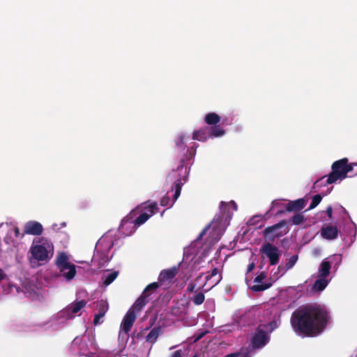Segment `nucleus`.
Instances as JSON below:
<instances>
[{
    "instance_id": "nucleus-1",
    "label": "nucleus",
    "mask_w": 357,
    "mask_h": 357,
    "mask_svg": "<svg viewBox=\"0 0 357 357\" xmlns=\"http://www.w3.org/2000/svg\"><path fill=\"white\" fill-rule=\"evenodd\" d=\"M330 320V313L325 307L317 304H306L291 314L290 323L296 334L311 337L322 333Z\"/></svg>"
},
{
    "instance_id": "nucleus-2",
    "label": "nucleus",
    "mask_w": 357,
    "mask_h": 357,
    "mask_svg": "<svg viewBox=\"0 0 357 357\" xmlns=\"http://www.w3.org/2000/svg\"><path fill=\"white\" fill-rule=\"evenodd\" d=\"M196 149L194 146L190 147L187 149L186 153L185 154V158L181 160V164L178 166L176 171L179 172L178 176L180 178H177L174 183V194L173 195L172 204H171L170 206L173 205L175 201L180 196L181 191L183 183L182 182V179L185 181L188 177L190 167H188V165L191 164L190 162L195 155Z\"/></svg>"
},
{
    "instance_id": "nucleus-3",
    "label": "nucleus",
    "mask_w": 357,
    "mask_h": 357,
    "mask_svg": "<svg viewBox=\"0 0 357 357\" xmlns=\"http://www.w3.org/2000/svg\"><path fill=\"white\" fill-rule=\"evenodd\" d=\"M356 166H357V163H349L347 158L335 161L331 165V172L328 176H325V177H327L326 185L335 183L337 181L344 180L347 177V174L352 172ZM356 174H357V172ZM324 178V176L321 179Z\"/></svg>"
},
{
    "instance_id": "nucleus-4",
    "label": "nucleus",
    "mask_w": 357,
    "mask_h": 357,
    "mask_svg": "<svg viewBox=\"0 0 357 357\" xmlns=\"http://www.w3.org/2000/svg\"><path fill=\"white\" fill-rule=\"evenodd\" d=\"M29 252L35 260L46 263L53 256L54 245L50 240L41 237L37 241H33Z\"/></svg>"
},
{
    "instance_id": "nucleus-5",
    "label": "nucleus",
    "mask_w": 357,
    "mask_h": 357,
    "mask_svg": "<svg viewBox=\"0 0 357 357\" xmlns=\"http://www.w3.org/2000/svg\"><path fill=\"white\" fill-rule=\"evenodd\" d=\"M55 265L61 275L67 280H73L76 275V266L69 261L68 255L65 252L58 253Z\"/></svg>"
},
{
    "instance_id": "nucleus-6",
    "label": "nucleus",
    "mask_w": 357,
    "mask_h": 357,
    "mask_svg": "<svg viewBox=\"0 0 357 357\" xmlns=\"http://www.w3.org/2000/svg\"><path fill=\"white\" fill-rule=\"evenodd\" d=\"M271 337L261 326H258L253 333L249 348L251 351L259 350L264 348L270 341Z\"/></svg>"
},
{
    "instance_id": "nucleus-7",
    "label": "nucleus",
    "mask_w": 357,
    "mask_h": 357,
    "mask_svg": "<svg viewBox=\"0 0 357 357\" xmlns=\"http://www.w3.org/2000/svg\"><path fill=\"white\" fill-rule=\"evenodd\" d=\"M285 220H280L278 223L267 227L264 230V236L273 241L276 238L282 236L288 233L289 229Z\"/></svg>"
},
{
    "instance_id": "nucleus-8",
    "label": "nucleus",
    "mask_w": 357,
    "mask_h": 357,
    "mask_svg": "<svg viewBox=\"0 0 357 357\" xmlns=\"http://www.w3.org/2000/svg\"><path fill=\"white\" fill-rule=\"evenodd\" d=\"M146 209L147 210L148 213H143L140 214L135 220H132V218L129 217L128 215L125 217L123 219L121 225L123 227L125 224L130 222L134 223L135 226L139 227L140 225L145 223L150 217L154 215L158 210V208L157 204L153 203L146 207Z\"/></svg>"
},
{
    "instance_id": "nucleus-9",
    "label": "nucleus",
    "mask_w": 357,
    "mask_h": 357,
    "mask_svg": "<svg viewBox=\"0 0 357 357\" xmlns=\"http://www.w3.org/2000/svg\"><path fill=\"white\" fill-rule=\"evenodd\" d=\"M259 252L266 255L269 259L270 264L273 266L278 264L280 261V253L279 249L270 243H265L261 247Z\"/></svg>"
},
{
    "instance_id": "nucleus-10",
    "label": "nucleus",
    "mask_w": 357,
    "mask_h": 357,
    "mask_svg": "<svg viewBox=\"0 0 357 357\" xmlns=\"http://www.w3.org/2000/svg\"><path fill=\"white\" fill-rule=\"evenodd\" d=\"M190 301L185 298L173 301V305L170 308V314L174 317H182L188 314Z\"/></svg>"
},
{
    "instance_id": "nucleus-11",
    "label": "nucleus",
    "mask_w": 357,
    "mask_h": 357,
    "mask_svg": "<svg viewBox=\"0 0 357 357\" xmlns=\"http://www.w3.org/2000/svg\"><path fill=\"white\" fill-rule=\"evenodd\" d=\"M177 273L178 268L176 266L163 270L159 274L158 282H159L160 286L165 285L166 287L172 283V280L175 278Z\"/></svg>"
},
{
    "instance_id": "nucleus-12",
    "label": "nucleus",
    "mask_w": 357,
    "mask_h": 357,
    "mask_svg": "<svg viewBox=\"0 0 357 357\" xmlns=\"http://www.w3.org/2000/svg\"><path fill=\"white\" fill-rule=\"evenodd\" d=\"M136 319L135 310H129L121 323V331L128 335Z\"/></svg>"
},
{
    "instance_id": "nucleus-13",
    "label": "nucleus",
    "mask_w": 357,
    "mask_h": 357,
    "mask_svg": "<svg viewBox=\"0 0 357 357\" xmlns=\"http://www.w3.org/2000/svg\"><path fill=\"white\" fill-rule=\"evenodd\" d=\"M267 276V273L265 271L261 272L254 280V282L258 283L257 284H254L251 289L254 291H262L268 289L272 285L271 282H265L263 283V280L266 279Z\"/></svg>"
},
{
    "instance_id": "nucleus-14",
    "label": "nucleus",
    "mask_w": 357,
    "mask_h": 357,
    "mask_svg": "<svg viewBox=\"0 0 357 357\" xmlns=\"http://www.w3.org/2000/svg\"><path fill=\"white\" fill-rule=\"evenodd\" d=\"M43 225L36 221H29L24 225V234L38 236L43 233Z\"/></svg>"
},
{
    "instance_id": "nucleus-15",
    "label": "nucleus",
    "mask_w": 357,
    "mask_h": 357,
    "mask_svg": "<svg viewBox=\"0 0 357 357\" xmlns=\"http://www.w3.org/2000/svg\"><path fill=\"white\" fill-rule=\"evenodd\" d=\"M307 204V200L304 198H300L296 200L289 201L285 206V210L287 212L298 213L303 209Z\"/></svg>"
},
{
    "instance_id": "nucleus-16",
    "label": "nucleus",
    "mask_w": 357,
    "mask_h": 357,
    "mask_svg": "<svg viewBox=\"0 0 357 357\" xmlns=\"http://www.w3.org/2000/svg\"><path fill=\"white\" fill-rule=\"evenodd\" d=\"M86 305V301L81 300L69 304L65 309L64 312L69 317H73L74 314L79 312Z\"/></svg>"
},
{
    "instance_id": "nucleus-17",
    "label": "nucleus",
    "mask_w": 357,
    "mask_h": 357,
    "mask_svg": "<svg viewBox=\"0 0 357 357\" xmlns=\"http://www.w3.org/2000/svg\"><path fill=\"white\" fill-rule=\"evenodd\" d=\"M98 313L95 314L93 324L97 325L100 323V319H102L107 311L108 310V303L106 301L100 300L98 302Z\"/></svg>"
},
{
    "instance_id": "nucleus-18",
    "label": "nucleus",
    "mask_w": 357,
    "mask_h": 357,
    "mask_svg": "<svg viewBox=\"0 0 357 357\" xmlns=\"http://www.w3.org/2000/svg\"><path fill=\"white\" fill-rule=\"evenodd\" d=\"M339 230L335 226L328 225L321 229V236L327 240H333L338 236Z\"/></svg>"
},
{
    "instance_id": "nucleus-19",
    "label": "nucleus",
    "mask_w": 357,
    "mask_h": 357,
    "mask_svg": "<svg viewBox=\"0 0 357 357\" xmlns=\"http://www.w3.org/2000/svg\"><path fill=\"white\" fill-rule=\"evenodd\" d=\"M230 205L233 206V208L235 211L237 210V205L234 201H231L229 203L221 202L220 204V213H222V216L225 215V221L229 220L232 216V213L230 212L229 209Z\"/></svg>"
},
{
    "instance_id": "nucleus-20",
    "label": "nucleus",
    "mask_w": 357,
    "mask_h": 357,
    "mask_svg": "<svg viewBox=\"0 0 357 357\" xmlns=\"http://www.w3.org/2000/svg\"><path fill=\"white\" fill-rule=\"evenodd\" d=\"M222 274L219 273L218 268H214L211 271V273L206 276V282H208L209 280L213 279L212 281V287L217 285L222 280Z\"/></svg>"
},
{
    "instance_id": "nucleus-21",
    "label": "nucleus",
    "mask_w": 357,
    "mask_h": 357,
    "mask_svg": "<svg viewBox=\"0 0 357 357\" xmlns=\"http://www.w3.org/2000/svg\"><path fill=\"white\" fill-rule=\"evenodd\" d=\"M331 268V265L330 261L326 259L323 260L318 270L319 278H327L330 274Z\"/></svg>"
},
{
    "instance_id": "nucleus-22",
    "label": "nucleus",
    "mask_w": 357,
    "mask_h": 357,
    "mask_svg": "<svg viewBox=\"0 0 357 357\" xmlns=\"http://www.w3.org/2000/svg\"><path fill=\"white\" fill-rule=\"evenodd\" d=\"M148 302L149 298L142 294L130 310H135L136 314V312H140Z\"/></svg>"
},
{
    "instance_id": "nucleus-23",
    "label": "nucleus",
    "mask_w": 357,
    "mask_h": 357,
    "mask_svg": "<svg viewBox=\"0 0 357 357\" xmlns=\"http://www.w3.org/2000/svg\"><path fill=\"white\" fill-rule=\"evenodd\" d=\"M221 116L214 112L207 114L204 117V121L206 124L210 126H215L220 123Z\"/></svg>"
},
{
    "instance_id": "nucleus-24",
    "label": "nucleus",
    "mask_w": 357,
    "mask_h": 357,
    "mask_svg": "<svg viewBox=\"0 0 357 357\" xmlns=\"http://www.w3.org/2000/svg\"><path fill=\"white\" fill-rule=\"evenodd\" d=\"M225 133V130L220 126L215 125L210 128L208 130V137L211 138L218 137L224 135Z\"/></svg>"
},
{
    "instance_id": "nucleus-25",
    "label": "nucleus",
    "mask_w": 357,
    "mask_h": 357,
    "mask_svg": "<svg viewBox=\"0 0 357 357\" xmlns=\"http://www.w3.org/2000/svg\"><path fill=\"white\" fill-rule=\"evenodd\" d=\"M328 282L329 280L326 278H319L313 284V289L321 291L327 287Z\"/></svg>"
},
{
    "instance_id": "nucleus-26",
    "label": "nucleus",
    "mask_w": 357,
    "mask_h": 357,
    "mask_svg": "<svg viewBox=\"0 0 357 357\" xmlns=\"http://www.w3.org/2000/svg\"><path fill=\"white\" fill-rule=\"evenodd\" d=\"M160 331L161 329L160 327H154L146 335V342H149L152 344H154L160 335Z\"/></svg>"
},
{
    "instance_id": "nucleus-27",
    "label": "nucleus",
    "mask_w": 357,
    "mask_h": 357,
    "mask_svg": "<svg viewBox=\"0 0 357 357\" xmlns=\"http://www.w3.org/2000/svg\"><path fill=\"white\" fill-rule=\"evenodd\" d=\"M208 128H206V129H204V130H199L195 131L193 133V139L195 140L201 141V142L206 141L207 139L209 138L208 132H206V130H208Z\"/></svg>"
},
{
    "instance_id": "nucleus-28",
    "label": "nucleus",
    "mask_w": 357,
    "mask_h": 357,
    "mask_svg": "<svg viewBox=\"0 0 357 357\" xmlns=\"http://www.w3.org/2000/svg\"><path fill=\"white\" fill-rule=\"evenodd\" d=\"M160 287L159 282H154L148 284L144 289L142 294L149 298L155 291Z\"/></svg>"
},
{
    "instance_id": "nucleus-29",
    "label": "nucleus",
    "mask_w": 357,
    "mask_h": 357,
    "mask_svg": "<svg viewBox=\"0 0 357 357\" xmlns=\"http://www.w3.org/2000/svg\"><path fill=\"white\" fill-rule=\"evenodd\" d=\"M191 300L195 305H199L204 302L205 296L202 291L196 292V294L192 297Z\"/></svg>"
},
{
    "instance_id": "nucleus-30",
    "label": "nucleus",
    "mask_w": 357,
    "mask_h": 357,
    "mask_svg": "<svg viewBox=\"0 0 357 357\" xmlns=\"http://www.w3.org/2000/svg\"><path fill=\"white\" fill-rule=\"evenodd\" d=\"M305 220V217L302 213H296L292 216L291 222L294 225H299Z\"/></svg>"
},
{
    "instance_id": "nucleus-31",
    "label": "nucleus",
    "mask_w": 357,
    "mask_h": 357,
    "mask_svg": "<svg viewBox=\"0 0 357 357\" xmlns=\"http://www.w3.org/2000/svg\"><path fill=\"white\" fill-rule=\"evenodd\" d=\"M321 199H322V197L321 196V195L317 194V195H314L312 197L310 205L307 211L312 210V209L314 208L316 206H317L318 204L321 202Z\"/></svg>"
},
{
    "instance_id": "nucleus-32",
    "label": "nucleus",
    "mask_w": 357,
    "mask_h": 357,
    "mask_svg": "<svg viewBox=\"0 0 357 357\" xmlns=\"http://www.w3.org/2000/svg\"><path fill=\"white\" fill-rule=\"evenodd\" d=\"M118 274L119 273L117 271H114V272L109 273L105 277L103 284L105 285L110 284L116 278V277L118 276Z\"/></svg>"
},
{
    "instance_id": "nucleus-33",
    "label": "nucleus",
    "mask_w": 357,
    "mask_h": 357,
    "mask_svg": "<svg viewBox=\"0 0 357 357\" xmlns=\"http://www.w3.org/2000/svg\"><path fill=\"white\" fill-rule=\"evenodd\" d=\"M280 325V323L277 320H273L266 325H264V327L268 331V333L273 332L275 329H276Z\"/></svg>"
},
{
    "instance_id": "nucleus-34",
    "label": "nucleus",
    "mask_w": 357,
    "mask_h": 357,
    "mask_svg": "<svg viewBox=\"0 0 357 357\" xmlns=\"http://www.w3.org/2000/svg\"><path fill=\"white\" fill-rule=\"evenodd\" d=\"M298 260V256L297 255H292L288 262L285 265V269L286 270H289L290 268H291L296 264V262Z\"/></svg>"
},
{
    "instance_id": "nucleus-35",
    "label": "nucleus",
    "mask_w": 357,
    "mask_h": 357,
    "mask_svg": "<svg viewBox=\"0 0 357 357\" xmlns=\"http://www.w3.org/2000/svg\"><path fill=\"white\" fill-rule=\"evenodd\" d=\"M170 202V197L168 195H165L160 200V205L162 206H169Z\"/></svg>"
},
{
    "instance_id": "nucleus-36",
    "label": "nucleus",
    "mask_w": 357,
    "mask_h": 357,
    "mask_svg": "<svg viewBox=\"0 0 357 357\" xmlns=\"http://www.w3.org/2000/svg\"><path fill=\"white\" fill-rule=\"evenodd\" d=\"M211 227V225H208L206 227H205L202 231L200 232V234H199L198 237L197 238L196 241H200L202 237L206 234V231L208 230V229L210 228Z\"/></svg>"
},
{
    "instance_id": "nucleus-37",
    "label": "nucleus",
    "mask_w": 357,
    "mask_h": 357,
    "mask_svg": "<svg viewBox=\"0 0 357 357\" xmlns=\"http://www.w3.org/2000/svg\"><path fill=\"white\" fill-rule=\"evenodd\" d=\"M195 287H196V284L195 283L190 282L188 284L187 291H188L189 292H192V291H194Z\"/></svg>"
},
{
    "instance_id": "nucleus-38",
    "label": "nucleus",
    "mask_w": 357,
    "mask_h": 357,
    "mask_svg": "<svg viewBox=\"0 0 357 357\" xmlns=\"http://www.w3.org/2000/svg\"><path fill=\"white\" fill-rule=\"evenodd\" d=\"M326 214L328 216V218L330 219L332 218V215H333V208L331 206H328L327 208H326Z\"/></svg>"
},
{
    "instance_id": "nucleus-39",
    "label": "nucleus",
    "mask_w": 357,
    "mask_h": 357,
    "mask_svg": "<svg viewBox=\"0 0 357 357\" xmlns=\"http://www.w3.org/2000/svg\"><path fill=\"white\" fill-rule=\"evenodd\" d=\"M182 351L181 349L174 351L171 357H181Z\"/></svg>"
},
{
    "instance_id": "nucleus-40",
    "label": "nucleus",
    "mask_w": 357,
    "mask_h": 357,
    "mask_svg": "<svg viewBox=\"0 0 357 357\" xmlns=\"http://www.w3.org/2000/svg\"><path fill=\"white\" fill-rule=\"evenodd\" d=\"M255 264L254 262H252L248 266L247 272H251L255 268Z\"/></svg>"
},
{
    "instance_id": "nucleus-41",
    "label": "nucleus",
    "mask_w": 357,
    "mask_h": 357,
    "mask_svg": "<svg viewBox=\"0 0 357 357\" xmlns=\"http://www.w3.org/2000/svg\"><path fill=\"white\" fill-rule=\"evenodd\" d=\"M6 277V273L4 271L0 268V282L4 280Z\"/></svg>"
},
{
    "instance_id": "nucleus-42",
    "label": "nucleus",
    "mask_w": 357,
    "mask_h": 357,
    "mask_svg": "<svg viewBox=\"0 0 357 357\" xmlns=\"http://www.w3.org/2000/svg\"><path fill=\"white\" fill-rule=\"evenodd\" d=\"M79 342H82V340L81 339H79L78 337L75 338L74 340L73 341L72 347H75V345H77Z\"/></svg>"
},
{
    "instance_id": "nucleus-43",
    "label": "nucleus",
    "mask_w": 357,
    "mask_h": 357,
    "mask_svg": "<svg viewBox=\"0 0 357 357\" xmlns=\"http://www.w3.org/2000/svg\"><path fill=\"white\" fill-rule=\"evenodd\" d=\"M14 234H15V237L18 238L20 235V229L18 227H15L14 228Z\"/></svg>"
},
{
    "instance_id": "nucleus-44",
    "label": "nucleus",
    "mask_w": 357,
    "mask_h": 357,
    "mask_svg": "<svg viewBox=\"0 0 357 357\" xmlns=\"http://www.w3.org/2000/svg\"><path fill=\"white\" fill-rule=\"evenodd\" d=\"M177 146L180 148H182L184 146V142L182 137H180L178 142H177Z\"/></svg>"
},
{
    "instance_id": "nucleus-45",
    "label": "nucleus",
    "mask_w": 357,
    "mask_h": 357,
    "mask_svg": "<svg viewBox=\"0 0 357 357\" xmlns=\"http://www.w3.org/2000/svg\"><path fill=\"white\" fill-rule=\"evenodd\" d=\"M238 356H239V353H232V354H227L224 357H238Z\"/></svg>"
},
{
    "instance_id": "nucleus-46",
    "label": "nucleus",
    "mask_w": 357,
    "mask_h": 357,
    "mask_svg": "<svg viewBox=\"0 0 357 357\" xmlns=\"http://www.w3.org/2000/svg\"><path fill=\"white\" fill-rule=\"evenodd\" d=\"M284 213V211L280 210V211H278L277 215H280V214H282Z\"/></svg>"
},
{
    "instance_id": "nucleus-47",
    "label": "nucleus",
    "mask_w": 357,
    "mask_h": 357,
    "mask_svg": "<svg viewBox=\"0 0 357 357\" xmlns=\"http://www.w3.org/2000/svg\"><path fill=\"white\" fill-rule=\"evenodd\" d=\"M224 218H225V215L222 216L221 215L220 217H218V220L219 219V221H221V219H223Z\"/></svg>"
},
{
    "instance_id": "nucleus-48",
    "label": "nucleus",
    "mask_w": 357,
    "mask_h": 357,
    "mask_svg": "<svg viewBox=\"0 0 357 357\" xmlns=\"http://www.w3.org/2000/svg\"><path fill=\"white\" fill-rule=\"evenodd\" d=\"M319 182V181H317L314 184H317Z\"/></svg>"
},
{
    "instance_id": "nucleus-49",
    "label": "nucleus",
    "mask_w": 357,
    "mask_h": 357,
    "mask_svg": "<svg viewBox=\"0 0 357 357\" xmlns=\"http://www.w3.org/2000/svg\"><path fill=\"white\" fill-rule=\"evenodd\" d=\"M192 357H197V356H196V355H194Z\"/></svg>"
},
{
    "instance_id": "nucleus-50",
    "label": "nucleus",
    "mask_w": 357,
    "mask_h": 357,
    "mask_svg": "<svg viewBox=\"0 0 357 357\" xmlns=\"http://www.w3.org/2000/svg\"><path fill=\"white\" fill-rule=\"evenodd\" d=\"M244 357H246V356H244Z\"/></svg>"
}]
</instances>
